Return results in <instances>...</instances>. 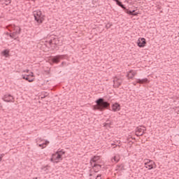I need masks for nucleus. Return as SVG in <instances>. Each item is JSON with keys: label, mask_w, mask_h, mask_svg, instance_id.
I'll list each match as a JSON object with an SVG mask.
<instances>
[{"label": "nucleus", "mask_w": 179, "mask_h": 179, "mask_svg": "<svg viewBox=\"0 0 179 179\" xmlns=\"http://www.w3.org/2000/svg\"><path fill=\"white\" fill-rule=\"evenodd\" d=\"M56 153H57V155H59L60 157H62V155H65V151H64V150H61L56 152Z\"/></svg>", "instance_id": "412c9836"}, {"label": "nucleus", "mask_w": 179, "mask_h": 179, "mask_svg": "<svg viewBox=\"0 0 179 179\" xmlns=\"http://www.w3.org/2000/svg\"><path fill=\"white\" fill-rule=\"evenodd\" d=\"M114 145H115V143H112V144H111L112 146H114Z\"/></svg>", "instance_id": "e433bc0d"}, {"label": "nucleus", "mask_w": 179, "mask_h": 179, "mask_svg": "<svg viewBox=\"0 0 179 179\" xmlns=\"http://www.w3.org/2000/svg\"><path fill=\"white\" fill-rule=\"evenodd\" d=\"M124 12L127 13V15H131V16H136L138 15V13H136L135 10H129L126 8V10H124Z\"/></svg>", "instance_id": "ddd939ff"}, {"label": "nucleus", "mask_w": 179, "mask_h": 179, "mask_svg": "<svg viewBox=\"0 0 179 179\" xmlns=\"http://www.w3.org/2000/svg\"><path fill=\"white\" fill-rule=\"evenodd\" d=\"M55 39H50V40L49 41V44H50V45H52V44H55Z\"/></svg>", "instance_id": "b1692460"}, {"label": "nucleus", "mask_w": 179, "mask_h": 179, "mask_svg": "<svg viewBox=\"0 0 179 179\" xmlns=\"http://www.w3.org/2000/svg\"><path fill=\"white\" fill-rule=\"evenodd\" d=\"M31 76H32V77H33V76H33V72H31Z\"/></svg>", "instance_id": "c9c22d12"}, {"label": "nucleus", "mask_w": 179, "mask_h": 179, "mask_svg": "<svg viewBox=\"0 0 179 179\" xmlns=\"http://www.w3.org/2000/svg\"><path fill=\"white\" fill-rule=\"evenodd\" d=\"M113 111H120L121 110V106L118 103H115L112 106Z\"/></svg>", "instance_id": "f8f14e48"}, {"label": "nucleus", "mask_w": 179, "mask_h": 179, "mask_svg": "<svg viewBox=\"0 0 179 179\" xmlns=\"http://www.w3.org/2000/svg\"><path fill=\"white\" fill-rule=\"evenodd\" d=\"M48 143H50V141H45V143H42V144H39V148H42V149H44V148H45V146L47 145H48Z\"/></svg>", "instance_id": "a211bd4d"}, {"label": "nucleus", "mask_w": 179, "mask_h": 179, "mask_svg": "<svg viewBox=\"0 0 179 179\" xmlns=\"http://www.w3.org/2000/svg\"><path fill=\"white\" fill-rule=\"evenodd\" d=\"M64 65H66V63L65 62H62L59 66H64Z\"/></svg>", "instance_id": "bb28decb"}, {"label": "nucleus", "mask_w": 179, "mask_h": 179, "mask_svg": "<svg viewBox=\"0 0 179 179\" xmlns=\"http://www.w3.org/2000/svg\"><path fill=\"white\" fill-rule=\"evenodd\" d=\"M124 164H120L117 166L116 170H119L120 171L124 170Z\"/></svg>", "instance_id": "4be33fe9"}, {"label": "nucleus", "mask_w": 179, "mask_h": 179, "mask_svg": "<svg viewBox=\"0 0 179 179\" xmlns=\"http://www.w3.org/2000/svg\"><path fill=\"white\" fill-rule=\"evenodd\" d=\"M53 156V159H55V163H59V160H62V157L59 154H57V152L52 155Z\"/></svg>", "instance_id": "9b49d317"}, {"label": "nucleus", "mask_w": 179, "mask_h": 179, "mask_svg": "<svg viewBox=\"0 0 179 179\" xmlns=\"http://www.w3.org/2000/svg\"><path fill=\"white\" fill-rule=\"evenodd\" d=\"M2 55H3L4 57H8V55H9V50H4L1 52Z\"/></svg>", "instance_id": "6ab92c4d"}, {"label": "nucleus", "mask_w": 179, "mask_h": 179, "mask_svg": "<svg viewBox=\"0 0 179 179\" xmlns=\"http://www.w3.org/2000/svg\"><path fill=\"white\" fill-rule=\"evenodd\" d=\"M23 72L27 73H29V69L24 70Z\"/></svg>", "instance_id": "c756f323"}, {"label": "nucleus", "mask_w": 179, "mask_h": 179, "mask_svg": "<svg viewBox=\"0 0 179 179\" xmlns=\"http://www.w3.org/2000/svg\"><path fill=\"white\" fill-rule=\"evenodd\" d=\"M64 55H57L55 56L52 58V64H58V62H59V61H61V59H63V58L64 57Z\"/></svg>", "instance_id": "1a4fd4ad"}, {"label": "nucleus", "mask_w": 179, "mask_h": 179, "mask_svg": "<svg viewBox=\"0 0 179 179\" xmlns=\"http://www.w3.org/2000/svg\"><path fill=\"white\" fill-rule=\"evenodd\" d=\"M34 16L36 22L41 24V23H43L44 21V15H43V13H41V10H38L34 12Z\"/></svg>", "instance_id": "7ed1b4c3"}, {"label": "nucleus", "mask_w": 179, "mask_h": 179, "mask_svg": "<svg viewBox=\"0 0 179 179\" xmlns=\"http://www.w3.org/2000/svg\"><path fill=\"white\" fill-rule=\"evenodd\" d=\"M99 160H100V157L99 156H94V157H92L90 160V163H96V162H99Z\"/></svg>", "instance_id": "dca6fc26"}, {"label": "nucleus", "mask_w": 179, "mask_h": 179, "mask_svg": "<svg viewBox=\"0 0 179 179\" xmlns=\"http://www.w3.org/2000/svg\"><path fill=\"white\" fill-rule=\"evenodd\" d=\"M50 162H52V163H55V159H54V157L52 155V157L50 158Z\"/></svg>", "instance_id": "a878e982"}, {"label": "nucleus", "mask_w": 179, "mask_h": 179, "mask_svg": "<svg viewBox=\"0 0 179 179\" xmlns=\"http://www.w3.org/2000/svg\"><path fill=\"white\" fill-rule=\"evenodd\" d=\"M118 162H120V155H116L112 158V162L118 163Z\"/></svg>", "instance_id": "2eb2a0df"}, {"label": "nucleus", "mask_w": 179, "mask_h": 179, "mask_svg": "<svg viewBox=\"0 0 179 179\" xmlns=\"http://www.w3.org/2000/svg\"><path fill=\"white\" fill-rule=\"evenodd\" d=\"M0 162H1V157H0Z\"/></svg>", "instance_id": "58836bf2"}, {"label": "nucleus", "mask_w": 179, "mask_h": 179, "mask_svg": "<svg viewBox=\"0 0 179 179\" xmlns=\"http://www.w3.org/2000/svg\"><path fill=\"white\" fill-rule=\"evenodd\" d=\"M137 83H146V82H148V78H138L137 79Z\"/></svg>", "instance_id": "f3484780"}, {"label": "nucleus", "mask_w": 179, "mask_h": 179, "mask_svg": "<svg viewBox=\"0 0 179 179\" xmlns=\"http://www.w3.org/2000/svg\"><path fill=\"white\" fill-rule=\"evenodd\" d=\"M2 100L3 101H6V103H14L13 96L10 94H5L3 97L2 98Z\"/></svg>", "instance_id": "0eeeda50"}, {"label": "nucleus", "mask_w": 179, "mask_h": 179, "mask_svg": "<svg viewBox=\"0 0 179 179\" xmlns=\"http://www.w3.org/2000/svg\"><path fill=\"white\" fill-rule=\"evenodd\" d=\"M137 45L140 47V48H143L146 45V39L145 38H139L137 41Z\"/></svg>", "instance_id": "6e6552de"}, {"label": "nucleus", "mask_w": 179, "mask_h": 179, "mask_svg": "<svg viewBox=\"0 0 179 179\" xmlns=\"http://www.w3.org/2000/svg\"><path fill=\"white\" fill-rule=\"evenodd\" d=\"M3 156H5V154H1V155H0V157H1V159H2V157H3Z\"/></svg>", "instance_id": "7c9ffc66"}, {"label": "nucleus", "mask_w": 179, "mask_h": 179, "mask_svg": "<svg viewBox=\"0 0 179 179\" xmlns=\"http://www.w3.org/2000/svg\"><path fill=\"white\" fill-rule=\"evenodd\" d=\"M35 179H37V178H35Z\"/></svg>", "instance_id": "ea45409f"}, {"label": "nucleus", "mask_w": 179, "mask_h": 179, "mask_svg": "<svg viewBox=\"0 0 179 179\" xmlns=\"http://www.w3.org/2000/svg\"><path fill=\"white\" fill-rule=\"evenodd\" d=\"M27 76L22 75V79H26Z\"/></svg>", "instance_id": "473e14b6"}, {"label": "nucleus", "mask_w": 179, "mask_h": 179, "mask_svg": "<svg viewBox=\"0 0 179 179\" xmlns=\"http://www.w3.org/2000/svg\"><path fill=\"white\" fill-rule=\"evenodd\" d=\"M6 29L9 31L11 32V34H10V38H13V40H17L19 38V34H20V27L16 26L15 24H10L6 27Z\"/></svg>", "instance_id": "f257e3e1"}, {"label": "nucleus", "mask_w": 179, "mask_h": 179, "mask_svg": "<svg viewBox=\"0 0 179 179\" xmlns=\"http://www.w3.org/2000/svg\"><path fill=\"white\" fill-rule=\"evenodd\" d=\"M135 75H136V71L130 70L129 71L127 72L126 76L127 78H128V79H134V78L135 77Z\"/></svg>", "instance_id": "9d476101"}, {"label": "nucleus", "mask_w": 179, "mask_h": 179, "mask_svg": "<svg viewBox=\"0 0 179 179\" xmlns=\"http://www.w3.org/2000/svg\"><path fill=\"white\" fill-rule=\"evenodd\" d=\"M135 131L136 136H142L145 134V131H146V127L144 126L137 127Z\"/></svg>", "instance_id": "20e7f679"}, {"label": "nucleus", "mask_w": 179, "mask_h": 179, "mask_svg": "<svg viewBox=\"0 0 179 179\" xmlns=\"http://www.w3.org/2000/svg\"><path fill=\"white\" fill-rule=\"evenodd\" d=\"M92 167H93L94 170H96H96H100V169H101V165L94 164Z\"/></svg>", "instance_id": "aec40b11"}, {"label": "nucleus", "mask_w": 179, "mask_h": 179, "mask_svg": "<svg viewBox=\"0 0 179 179\" xmlns=\"http://www.w3.org/2000/svg\"><path fill=\"white\" fill-rule=\"evenodd\" d=\"M42 170H45V171H46V173H47V171H48V169H46L45 167H44V168L42 169Z\"/></svg>", "instance_id": "2f4dec72"}, {"label": "nucleus", "mask_w": 179, "mask_h": 179, "mask_svg": "<svg viewBox=\"0 0 179 179\" xmlns=\"http://www.w3.org/2000/svg\"><path fill=\"white\" fill-rule=\"evenodd\" d=\"M2 108V105L0 103V110Z\"/></svg>", "instance_id": "f704fd0d"}, {"label": "nucleus", "mask_w": 179, "mask_h": 179, "mask_svg": "<svg viewBox=\"0 0 179 179\" xmlns=\"http://www.w3.org/2000/svg\"><path fill=\"white\" fill-rule=\"evenodd\" d=\"M113 1L114 2H116V5H117L118 6H120V8H122V9H124V10L127 9V8L124 6V4H122L121 1H120V0H113Z\"/></svg>", "instance_id": "4468645a"}, {"label": "nucleus", "mask_w": 179, "mask_h": 179, "mask_svg": "<svg viewBox=\"0 0 179 179\" xmlns=\"http://www.w3.org/2000/svg\"><path fill=\"white\" fill-rule=\"evenodd\" d=\"M5 2H10V0H4Z\"/></svg>", "instance_id": "72a5a7b5"}, {"label": "nucleus", "mask_w": 179, "mask_h": 179, "mask_svg": "<svg viewBox=\"0 0 179 179\" xmlns=\"http://www.w3.org/2000/svg\"><path fill=\"white\" fill-rule=\"evenodd\" d=\"M124 79H122L121 77H115L113 78V86L114 87H120L121 85H122Z\"/></svg>", "instance_id": "423d86ee"}, {"label": "nucleus", "mask_w": 179, "mask_h": 179, "mask_svg": "<svg viewBox=\"0 0 179 179\" xmlns=\"http://www.w3.org/2000/svg\"><path fill=\"white\" fill-rule=\"evenodd\" d=\"M95 103L96 105L94 106V110L103 111L104 108H108V107H110V103L107 101H105L104 99L103 98H99L95 101Z\"/></svg>", "instance_id": "f03ea898"}, {"label": "nucleus", "mask_w": 179, "mask_h": 179, "mask_svg": "<svg viewBox=\"0 0 179 179\" xmlns=\"http://www.w3.org/2000/svg\"><path fill=\"white\" fill-rule=\"evenodd\" d=\"M145 169H148V170H152L155 168V162L150 159H145Z\"/></svg>", "instance_id": "39448f33"}, {"label": "nucleus", "mask_w": 179, "mask_h": 179, "mask_svg": "<svg viewBox=\"0 0 179 179\" xmlns=\"http://www.w3.org/2000/svg\"><path fill=\"white\" fill-rule=\"evenodd\" d=\"M111 26H113V24L111 23H108L106 25V28L107 29H110V27H111Z\"/></svg>", "instance_id": "393cba45"}, {"label": "nucleus", "mask_w": 179, "mask_h": 179, "mask_svg": "<svg viewBox=\"0 0 179 179\" xmlns=\"http://www.w3.org/2000/svg\"><path fill=\"white\" fill-rule=\"evenodd\" d=\"M0 162H1V157H0Z\"/></svg>", "instance_id": "4c0bfd02"}, {"label": "nucleus", "mask_w": 179, "mask_h": 179, "mask_svg": "<svg viewBox=\"0 0 179 179\" xmlns=\"http://www.w3.org/2000/svg\"><path fill=\"white\" fill-rule=\"evenodd\" d=\"M6 36H9V37H10V34H11V32L10 33H9V32H6Z\"/></svg>", "instance_id": "c85d7f7f"}, {"label": "nucleus", "mask_w": 179, "mask_h": 179, "mask_svg": "<svg viewBox=\"0 0 179 179\" xmlns=\"http://www.w3.org/2000/svg\"><path fill=\"white\" fill-rule=\"evenodd\" d=\"M96 179H101V175H98Z\"/></svg>", "instance_id": "cd10ccee"}, {"label": "nucleus", "mask_w": 179, "mask_h": 179, "mask_svg": "<svg viewBox=\"0 0 179 179\" xmlns=\"http://www.w3.org/2000/svg\"><path fill=\"white\" fill-rule=\"evenodd\" d=\"M29 75H27V77H26V78H25V80H27L28 82H29V83H31V82H33L34 80V79H30L29 78Z\"/></svg>", "instance_id": "5701e85b"}]
</instances>
